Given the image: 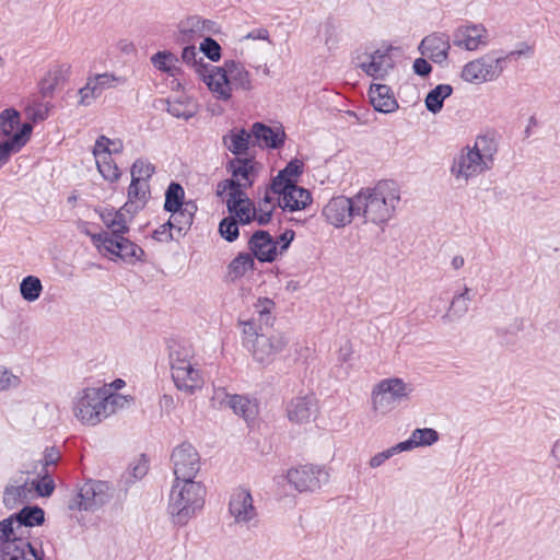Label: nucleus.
Instances as JSON below:
<instances>
[{
	"mask_svg": "<svg viewBox=\"0 0 560 560\" xmlns=\"http://www.w3.org/2000/svg\"><path fill=\"white\" fill-rule=\"evenodd\" d=\"M275 303L269 299L259 300L255 305L254 316L242 322L243 345L260 364H269L277 353L289 342L283 332L271 329L273 317L271 310Z\"/></svg>",
	"mask_w": 560,
	"mask_h": 560,
	"instance_id": "1",
	"label": "nucleus"
},
{
	"mask_svg": "<svg viewBox=\"0 0 560 560\" xmlns=\"http://www.w3.org/2000/svg\"><path fill=\"white\" fill-rule=\"evenodd\" d=\"M126 397L110 392L107 386L86 387L77 392L72 400L74 417L85 425H96L122 408Z\"/></svg>",
	"mask_w": 560,
	"mask_h": 560,
	"instance_id": "2",
	"label": "nucleus"
},
{
	"mask_svg": "<svg viewBox=\"0 0 560 560\" xmlns=\"http://www.w3.org/2000/svg\"><path fill=\"white\" fill-rule=\"evenodd\" d=\"M399 201V187L394 180H380L374 187L361 189L354 196L357 214L375 224L387 222Z\"/></svg>",
	"mask_w": 560,
	"mask_h": 560,
	"instance_id": "3",
	"label": "nucleus"
},
{
	"mask_svg": "<svg viewBox=\"0 0 560 560\" xmlns=\"http://www.w3.org/2000/svg\"><path fill=\"white\" fill-rule=\"evenodd\" d=\"M198 77L207 84L219 100L229 101L233 89L248 91L252 82L244 66L234 60L224 62L222 68L215 66H199Z\"/></svg>",
	"mask_w": 560,
	"mask_h": 560,
	"instance_id": "4",
	"label": "nucleus"
},
{
	"mask_svg": "<svg viewBox=\"0 0 560 560\" xmlns=\"http://www.w3.org/2000/svg\"><path fill=\"white\" fill-rule=\"evenodd\" d=\"M206 487L195 480L174 481L168 494L167 512L174 525H186L202 510Z\"/></svg>",
	"mask_w": 560,
	"mask_h": 560,
	"instance_id": "5",
	"label": "nucleus"
},
{
	"mask_svg": "<svg viewBox=\"0 0 560 560\" xmlns=\"http://www.w3.org/2000/svg\"><path fill=\"white\" fill-rule=\"evenodd\" d=\"M194 350L189 345L173 341L170 345V366L175 387L186 395H194L205 384L202 373L192 362Z\"/></svg>",
	"mask_w": 560,
	"mask_h": 560,
	"instance_id": "6",
	"label": "nucleus"
},
{
	"mask_svg": "<svg viewBox=\"0 0 560 560\" xmlns=\"http://www.w3.org/2000/svg\"><path fill=\"white\" fill-rule=\"evenodd\" d=\"M112 498L113 487L108 481L88 479L66 495L65 504L72 512H94L108 503Z\"/></svg>",
	"mask_w": 560,
	"mask_h": 560,
	"instance_id": "7",
	"label": "nucleus"
},
{
	"mask_svg": "<svg viewBox=\"0 0 560 560\" xmlns=\"http://www.w3.org/2000/svg\"><path fill=\"white\" fill-rule=\"evenodd\" d=\"M412 390V385L406 383L402 378H384L372 389L373 410L378 415L385 416L404 400L408 399Z\"/></svg>",
	"mask_w": 560,
	"mask_h": 560,
	"instance_id": "8",
	"label": "nucleus"
},
{
	"mask_svg": "<svg viewBox=\"0 0 560 560\" xmlns=\"http://www.w3.org/2000/svg\"><path fill=\"white\" fill-rule=\"evenodd\" d=\"M504 70V59L498 58V51L492 50L477 59L467 62L460 78L472 84L491 82L498 79Z\"/></svg>",
	"mask_w": 560,
	"mask_h": 560,
	"instance_id": "9",
	"label": "nucleus"
},
{
	"mask_svg": "<svg viewBox=\"0 0 560 560\" xmlns=\"http://www.w3.org/2000/svg\"><path fill=\"white\" fill-rule=\"evenodd\" d=\"M329 471L317 465H303L288 471L287 478L299 492H316L329 482Z\"/></svg>",
	"mask_w": 560,
	"mask_h": 560,
	"instance_id": "10",
	"label": "nucleus"
},
{
	"mask_svg": "<svg viewBox=\"0 0 560 560\" xmlns=\"http://www.w3.org/2000/svg\"><path fill=\"white\" fill-rule=\"evenodd\" d=\"M92 243L100 252L112 254L126 262L133 264L144 254L143 249L124 237L109 238L105 234H93Z\"/></svg>",
	"mask_w": 560,
	"mask_h": 560,
	"instance_id": "11",
	"label": "nucleus"
},
{
	"mask_svg": "<svg viewBox=\"0 0 560 560\" xmlns=\"http://www.w3.org/2000/svg\"><path fill=\"white\" fill-rule=\"evenodd\" d=\"M171 460L174 481L195 480L200 470V456L190 443H182L173 450Z\"/></svg>",
	"mask_w": 560,
	"mask_h": 560,
	"instance_id": "12",
	"label": "nucleus"
},
{
	"mask_svg": "<svg viewBox=\"0 0 560 560\" xmlns=\"http://www.w3.org/2000/svg\"><path fill=\"white\" fill-rule=\"evenodd\" d=\"M355 67L373 79H384L394 67V60L389 49H376L372 52H363L355 58Z\"/></svg>",
	"mask_w": 560,
	"mask_h": 560,
	"instance_id": "13",
	"label": "nucleus"
},
{
	"mask_svg": "<svg viewBox=\"0 0 560 560\" xmlns=\"http://www.w3.org/2000/svg\"><path fill=\"white\" fill-rule=\"evenodd\" d=\"M357 202L353 198L346 196L332 197L323 208V215L326 221L335 228H342L350 224L352 219L357 217Z\"/></svg>",
	"mask_w": 560,
	"mask_h": 560,
	"instance_id": "14",
	"label": "nucleus"
},
{
	"mask_svg": "<svg viewBox=\"0 0 560 560\" xmlns=\"http://www.w3.org/2000/svg\"><path fill=\"white\" fill-rule=\"evenodd\" d=\"M487 36L488 31L482 24L466 22L454 30L452 43L458 48L475 51L488 45Z\"/></svg>",
	"mask_w": 560,
	"mask_h": 560,
	"instance_id": "15",
	"label": "nucleus"
},
{
	"mask_svg": "<svg viewBox=\"0 0 560 560\" xmlns=\"http://www.w3.org/2000/svg\"><path fill=\"white\" fill-rule=\"evenodd\" d=\"M1 560H45L42 545H34L24 537H14L1 544Z\"/></svg>",
	"mask_w": 560,
	"mask_h": 560,
	"instance_id": "16",
	"label": "nucleus"
},
{
	"mask_svg": "<svg viewBox=\"0 0 560 560\" xmlns=\"http://www.w3.org/2000/svg\"><path fill=\"white\" fill-rule=\"evenodd\" d=\"M489 168L490 167L483 163L482 158H480L478 153L474 152L470 147H466L454 158L451 174L456 179L467 182L469 178Z\"/></svg>",
	"mask_w": 560,
	"mask_h": 560,
	"instance_id": "17",
	"label": "nucleus"
},
{
	"mask_svg": "<svg viewBox=\"0 0 560 560\" xmlns=\"http://www.w3.org/2000/svg\"><path fill=\"white\" fill-rule=\"evenodd\" d=\"M450 38V35L444 32L429 34L421 40L418 49L432 62L444 66L447 63L451 49Z\"/></svg>",
	"mask_w": 560,
	"mask_h": 560,
	"instance_id": "18",
	"label": "nucleus"
},
{
	"mask_svg": "<svg viewBox=\"0 0 560 560\" xmlns=\"http://www.w3.org/2000/svg\"><path fill=\"white\" fill-rule=\"evenodd\" d=\"M214 23L199 15H189L177 24L176 42L179 44H194L212 31Z\"/></svg>",
	"mask_w": 560,
	"mask_h": 560,
	"instance_id": "19",
	"label": "nucleus"
},
{
	"mask_svg": "<svg viewBox=\"0 0 560 560\" xmlns=\"http://www.w3.org/2000/svg\"><path fill=\"white\" fill-rule=\"evenodd\" d=\"M229 512L237 524H248L257 517L250 492L244 488L233 491L229 502Z\"/></svg>",
	"mask_w": 560,
	"mask_h": 560,
	"instance_id": "20",
	"label": "nucleus"
},
{
	"mask_svg": "<svg viewBox=\"0 0 560 560\" xmlns=\"http://www.w3.org/2000/svg\"><path fill=\"white\" fill-rule=\"evenodd\" d=\"M249 249L253 258L262 262H271L277 257V243L267 231H256L249 238Z\"/></svg>",
	"mask_w": 560,
	"mask_h": 560,
	"instance_id": "21",
	"label": "nucleus"
},
{
	"mask_svg": "<svg viewBox=\"0 0 560 560\" xmlns=\"http://www.w3.org/2000/svg\"><path fill=\"white\" fill-rule=\"evenodd\" d=\"M33 131L31 122H24L10 138L0 142V170L10 161L12 154L18 153L30 140Z\"/></svg>",
	"mask_w": 560,
	"mask_h": 560,
	"instance_id": "22",
	"label": "nucleus"
},
{
	"mask_svg": "<svg viewBox=\"0 0 560 560\" xmlns=\"http://www.w3.org/2000/svg\"><path fill=\"white\" fill-rule=\"evenodd\" d=\"M228 172L234 180H240L242 190L250 187L256 178V164L253 159L233 158L226 164Z\"/></svg>",
	"mask_w": 560,
	"mask_h": 560,
	"instance_id": "23",
	"label": "nucleus"
},
{
	"mask_svg": "<svg viewBox=\"0 0 560 560\" xmlns=\"http://www.w3.org/2000/svg\"><path fill=\"white\" fill-rule=\"evenodd\" d=\"M197 211V205L195 201H186V206L175 212H170L171 218L167 222L162 224L163 229L173 230L177 237H182L190 229L194 217Z\"/></svg>",
	"mask_w": 560,
	"mask_h": 560,
	"instance_id": "24",
	"label": "nucleus"
},
{
	"mask_svg": "<svg viewBox=\"0 0 560 560\" xmlns=\"http://www.w3.org/2000/svg\"><path fill=\"white\" fill-rule=\"evenodd\" d=\"M254 144L269 149H278L284 143V132L262 122H255L250 130Z\"/></svg>",
	"mask_w": 560,
	"mask_h": 560,
	"instance_id": "25",
	"label": "nucleus"
},
{
	"mask_svg": "<svg viewBox=\"0 0 560 560\" xmlns=\"http://www.w3.org/2000/svg\"><path fill=\"white\" fill-rule=\"evenodd\" d=\"M369 97L376 112L388 114L398 108V103L388 85L372 84L369 90Z\"/></svg>",
	"mask_w": 560,
	"mask_h": 560,
	"instance_id": "26",
	"label": "nucleus"
},
{
	"mask_svg": "<svg viewBox=\"0 0 560 560\" xmlns=\"http://www.w3.org/2000/svg\"><path fill=\"white\" fill-rule=\"evenodd\" d=\"M315 412L316 406L313 396L293 398L287 407L289 420L295 423L308 422Z\"/></svg>",
	"mask_w": 560,
	"mask_h": 560,
	"instance_id": "27",
	"label": "nucleus"
},
{
	"mask_svg": "<svg viewBox=\"0 0 560 560\" xmlns=\"http://www.w3.org/2000/svg\"><path fill=\"white\" fill-rule=\"evenodd\" d=\"M150 198L149 184L137 178L131 179L128 187V200L122 206L128 213H136L141 210Z\"/></svg>",
	"mask_w": 560,
	"mask_h": 560,
	"instance_id": "28",
	"label": "nucleus"
},
{
	"mask_svg": "<svg viewBox=\"0 0 560 560\" xmlns=\"http://www.w3.org/2000/svg\"><path fill=\"white\" fill-rule=\"evenodd\" d=\"M252 140V135L244 128L241 129H232L223 136L222 143L223 145L238 158L241 155H246L249 150V143Z\"/></svg>",
	"mask_w": 560,
	"mask_h": 560,
	"instance_id": "29",
	"label": "nucleus"
},
{
	"mask_svg": "<svg viewBox=\"0 0 560 560\" xmlns=\"http://www.w3.org/2000/svg\"><path fill=\"white\" fill-rule=\"evenodd\" d=\"M311 202V192L298 185L284 194L282 198H278V206L282 210H288L291 212L302 210Z\"/></svg>",
	"mask_w": 560,
	"mask_h": 560,
	"instance_id": "30",
	"label": "nucleus"
},
{
	"mask_svg": "<svg viewBox=\"0 0 560 560\" xmlns=\"http://www.w3.org/2000/svg\"><path fill=\"white\" fill-rule=\"evenodd\" d=\"M471 300L470 289L464 287L462 292L453 296L448 312L442 316V320L444 323H451L462 318L468 312Z\"/></svg>",
	"mask_w": 560,
	"mask_h": 560,
	"instance_id": "31",
	"label": "nucleus"
},
{
	"mask_svg": "<svg viewBox=\"0 0 560 560\" xmlns=\"http://www.w3.org/2000/svg\"><path fill=\"white\" fill-rule=\"evenodd\" d=\"M255 261L249 253H240L228 266L226 281L235 282L243 278L248 270H253Z\"/></svg>",
	"mask_w": 560,
	"mask_h": 560,
	"instance_id": "32",
	"label": "nucleus"
},
{
	"mask_svg": "<svg viewBox=\"0 0 560 560\" xmlns=\"http://www.w3.org/2000/svg\"><path fill=\"white\" fill-rule=\"evenodd\" d=\"M12 516L19 532L22 530L23 527L42 525L45 521L44 510L37 505L25 506Z\"/></svg>",
	"mask_w": 560,
	"mask_h": 560,
	"instance_id": "33",
	"label": "nucleus"
},
{
	"mask_svg": "<svg viewBox=\"0 0 560 560\" xmlns=\"http://www.w3.org/2000/svg\"><path fill=\"white\" fill-rule=\"evenodd\" d=\"M234 200L236 201L234 208L228 209L231 215H233L242 224H248L252 221H255V206L246 196V194L243 191L240 195V198H235Z\"/></svg>",
	"mask_w": 560,
	"mask_h": 560,
	"instance_id": "34",
	"label": "nucleus"
},
{
	"mask_svg": "<svg viewBox=\"0 0 560 560\" xmlns=\"http://www.w3.org/2000/svg\"><path fill=\"white\" fill-rule=\"evenodd\" d=\"M453 88L450 84H438L425 96L424 104L427 109L432 114L442 110L445 98L451 96Z\"/></svg>",
	"mask_w": 560,
	"mask_h": 560,
	"instance_id": "35",
	"label": "nucleus"
},
{
	"mask_svg": "<svg viewBox=\"0 0 560 560\" xmlns=\"http://www.w3.org/2000/svg\"><path fill=\"white\" fill-rule=\"evenodd\" d=\"M474 152L478 153L482 158L483 163L491 167L493 162V155L498 151V145L494 137L491 135L478 136L474 147L470 148Z\"/></svg>",
	"mask_w": 560,
	"mask_h": 560,
	"instance_id": "36",
	"label": "nucleus"
},
{
	"mask_svg": "<svg viewBox=\"0 0 560 560\" xmlns=\"http://www.w3.org/2000/svg\"><path fill=\"white\" fill-rule=\"evenodd\" d=\"M33 474L37 477L32 480L31 487L35 489L36 493L43 498L51 495L56 487L52 472L38 470V467L34 466Z\"/></svg>",
	"mask_w": 560,
	"mask_h": 560,
	"instance_id": "37",
	"label": "nucleus"
},
{
	"mask_svg": "<svg viewBox=\"0 0 560 560\" xmlns=\"http://www.w3.org/2000/svg\"><path fill=\"white\" fill-rule=\"evenodd\" d=\"M185 191L179 183L172 182L165 191L164 210L175 212L186 206Z\"/></svg>",
	"mask_w": 560,
	"mask_h": 560,
	"instance_id": "38",
	"label": "nucleus"
},
{
	"mask_svg": "<svg viewBox=\"0 0 560 560\" xmlns=\"http://www.w3.org/2000/svg\"><path fill=\"white\" fill-rule=\"evenodd\" d=\"M230 408L235 415L243 417L246 422L254 420L258 413L257 405L248 398L240 395L233 396Z\"/></svg>",
	"mask_w": 560,
	"mask_h": 560,
	"instance_id": "39",
	"label": "nucleus"
},
{
	"mask_svg": "<svg viewBox=\"0 0 560 560\" xmlns=\"http://www.w3.org/2000/svg\"><path fill=\"white\" fill-rule=\"evenodd\" d=\"M43 291V284L39 278L26 276L20 283V293L27 302H35L39 299Z\"/></svg>",
	"mask_w": 560,
	"mask_h": 560,
	"instance_id": "40",
	"label": "nucleus"
},
{
	"mask_svg": "<svg viewBox=\"0 0 560 560\" xmlns=\"http://www.w3.org/2000/svg\"><path fill=\"white\" fill-rule=\"evenodd\" d=\"M243 192L241 182L234 179H224L218 184L217 195L222 197L226 194V207L228 209L234 208L236 201L235 198H240V195Z\"/></svg>",
	"mask_w": 560,
	"mask_h": 560,
	"instance_id": "41",
	"label": "nucleus"
},
{
	"mask_svg": "<svg viewBox=\"0 0 560 560\" xmlns=\"http://www.w3.org/2000/svg\"><path fill=\"white\" fill-rule=\"evenodd\" d=\"M96 166L103 178L109 183H116L120 176V170L109 155L96 160Z\"/></svg>",
	"mask_w": 560,
	"mask_h": 560,
	"instance_id": "42",
	"label": "nucleus"
},
{
	"mask_svg": "<svg viewBox=\"0 0 560 560\" xmlns=\"http://www.w3.org/2000/svg\"><path fill=\"white\" fill-rule=\"evenodd\" d=\"M20 122V114L14 108H7L0 114V135L8 138L13 136L15 128Z\"/></svg>",
	"mask_w": 560,
	"mask_h": 560,
	"instance_id": "43",
	"label": "nucleus"
},
{
	"mask_svg": "<svg viewBox=\"0 0 560 560\" xmlns=\"http://www.w3.org/2000/svg\"><path fill=\"white\" fill-rule=\"evenodd\" d=\"M91 80L96 86L97 92L100 95L108 89L116 88L118 85H121L126 82L125 78L122 77H116L113 73L105 72L100 74L90 75Z\"/></svg>",
	"mask_w": 560,
	"mask_h": 560,
	"instance_id": "44",
	"label": "nucleus"
},
{
	"mask_svg": "<svg viewBox=\"0 0 560 560\" xmlns=\"http://www.w3.org/2000/svg\"><path fill=\"white\" fill-rule=\"evenodd\" d=\"M155 173V166L147 160L137 159L130 170L131 179L148 183Z\"/></svg>",
	"mask_w": 560,
	"mask_h": 560,
	"instance_id": "45",
	"label": "nucleus"
},
{
	"mask_svg": "<svg viewBox=\"0 0 560 560\" xmlns=\"http://www.w3.org/2000/svg\"><path fill=\"white\" fill-rule=\"evenodd\" d=\"M26 492L27 483L7 487L3 493L4 505L9 509H13L18 503L26 499Z\"/></svg>",
	"mask_w": 560,
	"mask_h": 560,
	"instance_id": "46",
	"label": "nucleus"
},
{
	"mask_svg": "<svg viewBox=\"0 0 560 560\" xmlns=\"http://www.w3.org/2000/svg\"><path fill=\"white\" fill-rule=\"evenodd\" d=\"M177 58L170 51H158L151 57L152 65L166 73L173 74V69Z\"/></svg>",
	"mask_w": 560,
	"mask_h": 560,
	"instance_id": "47",
	"label": "nucleus"
},
{
	"mask_svg": "<svg viewBox=\"0 0 560 560\" xmlns=\"http://www.w3.org/2000/svg\"><path fill=\"white\" fill-rule=\"evenodd\" d=\"M61 458L60 452L56 447H46L43 457L35 464L38 470H48L52 472Z\"/></svg>",
	"mask_w": 560,
	"mask_h": 560,
	"instance_id": "48",
	"label": "nucleus"
},
{
	"mask_svg": "<svg viewBox=\"0 0 560 560\" xmlns=\"http://www.w3.org/2000/svg\"><path fill=\"white\" fill-rule=\"evenodd\" d=\"M238 223L233 215L222 219L219 224L220 235L230 243L234 242L240 235Z\"/></svg>",
	"mask_w": 560,
	"mask_h": 560,
	"instance_id": "49",
	"label": "nucleus"
},
{
	"mask_svg": "<svg viewBox=\"0 0 560 560\" xmlns=\"http://www.w3.org/2000/svg\"><path fill=\"white\" fill-rule=\"evenodd\" d=\"M200 51L211 61L217 62L221 58V46L212 37L206 36L200 44Z\"/></svg>",
	"mask_w": 560,
	"mask_h": 560,
	"instance_id": "50",
	"label": "nucleus"
},
{
	"mask_svg": "<svg viewBox=\"0 0 560 560\" xmlns=\"http://www.w3.org/2000/svg\"><path fill=\"white\" fill-rule=\"evenodd\" d=\"M49 106L45 103L33 102L25 108V115L27 119L33 122L45 120L48 117Z\"/></svg>",
	"mask_w": 560,
	"mask_h": 560,
	"instance_id": "51",
	"label": "nucleus"
},
{
	"mask_svg": "<svg viewBox=\"0 0 560 560\" xmlns=\"http://www.w3.org/2000/svg\"><path fill=\"white\" fill-rule=\"evenodd\" d=\"M78 93L80 97L79 105L82 106H90L101 96L90 77H88L85 85L82 86Z\"/></svg>",
	"mask_w": 560,
	"mask_h": 560,
	"instance_id": "52",
	"label": "nucleus"
},
{
	"mask_svg": "<svg viewBox=\"0 0 560 560\" xmlns=\"http://www.w3.org/2000/svg\"><path fill=\"white\" fill-rule=\"evenodd\" d=\"M295 180L293 178H287L277 174L271 180L270 190L273 195H278V198H282L284 194L295 187Z\"/></svg>",
	"mask_w": 560,
	"mask_h": 560,
	"instance_id": "53",
	"label": "nucleus"
},
{
	"mask_svg": "<svg viewBox=\"0 0 560 560\" xmlns=\"http://www.w3.org/2000/svg\"><path fill=\"white\" fill-rule=\"evenodd\" d=\"M186 46L182 52V59L185 63L191 65L196 73L198 74L199 66H212L211 63H205L202 57H199V52L194 44H185Z\"/></svg>",
	"mask_w": 560,
	"mask_h": 560,
	"instance_id": "54",
	"label": "nucleus"
},
{
	"mask_svg": "<svg viewBox=\"0 0 560 560\" xmlns=\"http://www.w3.org/2000/svg\"><path fill=\"white\" fill-rule=\"evenodd\" d=\"M413 439L417 442V446H430L439 440V433L434 429L424 428L416 429L412 432Z\"/></svg>",
	"mask_w": 560,
	"mask_h": 560,
	"instance_id": "55",
	"label": "nucleus"
},
{
	"mask_svg": "<svg viewBox=\"0 0 560 560\" xmlns=\"http://www.w3.org/2000/svg\"><path fill=\"white\" fill-rule=\"evenodd\" d=\"M167 112L176 118L188 120L195 115L194 108L180 101L168 102Z\"/></svg>",
	"mask_w": 560,
	"mask_h": 560,
	"instance_id": "56",
	"label": "nucleus"
},
{
	"mask_svg": "<svg viewBox=\"0 0 560 560\" xmlns=\"http://www.w3.org/2000/svg\"><path fill=\"white\" fill-rule=\"evenodd\" d=\"M22 532L19 534L12 515L0 522V539H13L14 537H22Z\"/></svg>",
	"mask_w": 560,
	"mask_h": 560,
	"instance_id": "57",
	"label": "nucleus"
},
{
	"mask_svg": "<svg viewBox=\"0 0 560 560\" xmlns=\"http://www.w3.org/2000/svg\"><path fill=\"white\" fill-rule=\"evenodd\" d=\"M234 395L229 394L223 387H215L211 397V402L214 407L222 408L229 407L232 404Z\"/></svg>",
	"mask_w": 560,
	"mask_h": 560,
	"instance_id": "58",
	"label": "nucleus"
},
{
	"mask_svg": "<svg viewBox=\"0 0 560 560\" xmlns=\"http://www.w3.org/2000/svg\"><path fill=\"white\" fill-rule=\"evenodd\" d=\"M127 470L130 471L137 481L141 480L149 470L148 460L145 459L144 455L131 463Z\"/></svg>",
	"mask_w": 560,
	"mask_h": 560,
	"instance_id": "59",
	"label": "nucleus"
},
{
	"mask_svg": "<svg viewBox=\"0 0 560 560\" xmlns=\"http://www.w3.org/2000/svg\"><path fill=\"white\" fill-rule=\"evenodd\" d=\"M303 172V162H301L298 159L291 160L283 170H281L278 174L280 176L287 177V178H293V180L296 182L298 177Z\"/></svg>",
	"mask_w": 560,
	"mask_h": 560,
	"instance_id": "60",
	"label": "nucleus"
},
{
	"mask_svg": "<svg viewBox=\"0 0 560 560\" xmlns=\"http://www.w3.org/2000/svg\"><path fill=\"white\" fill-rule=\"evenodd\" d=\"M71 73V66L68 63H62L59 66H56L54 69H51L47 74L52 79L54 82L57 84H60L68 80Z\"/></svg>",
	"mask_w": 560,
	"mask_h": 560,
	"instance_id": "61",
	"label": "nucleus"
},
{
	"mask_svg": "<svg viewBox=\"0 0 560 560\" xmlns=\"http://www.w3.org/2000/svg\"><path fill=\"white\" fill-rule=\"evenodd\" d=\"M275 209H276V206H265V205L257 203V206H255V211H256L255 221H257V223L259 225L268 224L271 220Z\"/></svg>",
	"mask_w": 560,
	"mask_h": 560,
	"instance_id": "62",
	"label": "nucleus"
},
{
	"mask_svg": "<svg viewBox=\"0 0 560 560\" xmlns=\"http://www.w3.org/2000/svg\"><path fill=\"white\" fill-rule=\"evenodd\" d=\"M109 143H110V139L107 138L106 136H100L96 139L93 151H92L95 160H98V159L103 158L104 155H109Z\"/></svg>",
	"mask_w": 560,
	"mask_h": 560,
	"instance_id": "63",
	"label": "nucleus"
},
{
	"mask_svg": "<svg viewBox=\"0 0 560 560\" xmlns=\"http://www.w3.org/2000/svg\"><path fill=\"white\" fill-rule=\"evenodd\" d=\"M110 232L103 231L100 234H105L109 238L112 237H124L126 233H128L129 228L128 225H122V223H119V221H110V224L106 226Z\"/></svg>",
	"mask_w": 560,
	"mask_h": 560,
	"instance_id": "64",
	"label": "nucleus"
}]
</instances>
